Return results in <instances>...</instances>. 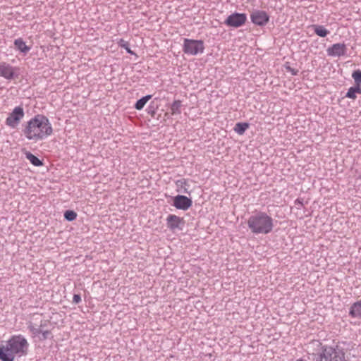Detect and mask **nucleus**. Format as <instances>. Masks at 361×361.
I'll list each match as a JSON object with an SVG mask.
<instances>
[{
    "label": "nucleus",
    "instance_id": "obj_23",
    "mask_svg": "<svg viewBox=\"0 0 361 361\" xmlns=\"http://www.w3.org/2000/svg\"><path fill=\"white\" fill-rule=\"evenodd\" d=\"M64 217L68 221H73L77 217V214L73 210H67L64 213Z\"/></svg>",
    "mask_w": 361,
    "mask_h": 361
},
{
    "label": "nucleus",
    "instance_id": "obj_12",
    "mask_svg": "<svg viewBox=\"0 0 361 361\" xmlns=\"http://www.w3.org/2000/svg\"><path fill=\"white\" fill-rule=\"evenodd\" d=\"M173 205L178 209L182 210H187L192 205V200L184 195H177L173 199Z\"/></svg>",
    "mask_w": 361,
    "mask_h": 361
},
{
    "label": "nucleus",
    "instance_id": "obj_22",
    "mask_svg": "<svg viewBox=\"0 0 361 361\" xmlns=\"http://www.w3.org/2000/svg\"><path fill=\"white\" fill-rule=\"evenodd\" d=\"M352 78H353L355 85H361V71L355 70L352 73Z\"/></svg>",
    "mask_w": 361,
    "mask_h": 361
},
{
    "label": "nucleus",
    "instance_id": "obj_30",
    "mask_svg": "<svg viewBox=\"0 0 361 361\" xmlns=\"http://www.w3.org/2000/svg\"><path fill=\"white\" fill-rule=\"evenodd\" d=\"M126 51L130 54H133V51L130 49L129 45L125 49Z\"/></svg>",
    "mask_w": 361,
    "mask_h": 361
},
{
    "label": "nucleus",
    "instance_id": "obj_25",
    "mask_svg": "<svg viewBox=\"0 0 361 361\" xmlns=\"http://www.w3.org/2000/svg\"><path fill=\"white\" fill-rule=\"evenodd\" d=\"M117 43L119 47L124 48V49H126L129 45V43L127 41L124 40L123 39H120L117 42Z\"/></svg>",
    "mask_w": 361,
    "mask_h": 361
},
{
    "label": "nucleus",
    "instance_id": "obj_7",
    "mask_svg": "<svg viewBox=\"0 0 361 361\" xmlns=\"http://www.w3.org/2000/svg\"><path fill=\"white\" fill-rule=\"evenodd\" d=\"M19 68L13 66L6 62L0 63V76L8 80L18 78Z\"/></svg>",
    "mask_w": 361,
    "mask_h": 361
},
{
    "label": "nucleus",
    "instance_id": "obj_31",
    "mask_svg": "<svg viewBox=\"0 0 361 361\" xmlns=\"http://www.w3.org/2000/svg\"><path fill=\"white\" fill-rule=\"evenodd\" d=\"M297 361H302V360H297Z\"/></svg>",
    "mask_w": 361,
    "mask_h": 361
},
{
    "label": "nucleus",
    "instance_id": "obj_13",
    "mask_svg": "<svg viewBox=\"0 0 361 361\" xmlns=\"http://www.w3.org/2000/svg\"><path fill=\"white\" fill-rule=\"evenodd\" d=\"M180 224H183V219L175 214H169L166 218L167 227L171 231L180 228Z\"/></svg>",
    "mask_w": 361,
    "mask_h": 361
},
{
    "label": "nucleus",
    "instance_id": "obj_21",
    "mask_svg": "<svg viewBox=\"0 0 361 361\" xmlns=\"http://www.w3.org/2000/svg\"><path fill=\"white\" fill-rule=\"evenodd\" d=\"M249 128L247 123H237L235 126L234 130L239 135H243Z\"/></svg>",
    "mask_w": 361,
    "mask_h": 361
},
{
    "label": "nucleus",
    "instance_id": "obj_1",
    "mask_svg": "<svg viewBox=\"0 0 361 361\" xmlns=\"http://www.w3.org/2000/svg\"><path fill=\"white\" fill-rule=\"evenodd\" d=\"M23 133L27 140L37 142L51 136L53 128L47 117L37 114L26 122Z\"/></svg>",
    "mask_w": 361,
    "mask_h": 361
},
{
    "label": "nucleus",
    "instance_id": "obj_15",
    "mask_svg": "<svg viewBox=\"0 0 361 361\" xmlns=\"http://www.w3.org/2000/svg\"><path fill=\"white\" fill-rule=\"evenodd\" d=\"M176 185L177 186V190L182 193H187L190 194V192L188 190L190 184H189V180L185 178H182L180 180H178L176 182Z\"/></svg>",
    "mask_w": 361,
    "mask_h": 361
},
{
    "label": "nucleus",
    "instance_id": "obj_19",
    "mask_svg": "<svg viewBox=\"0 0 361 361\" xmlns=\"http://www.w3.org/2000/svg\"><path fill=\"white\" fill-rule=\"evenodd\" d=\"M25 157L35 166H40L43 165L42 161L30 152H27L25 153Z\"/></svg>",
    "mask_w": 361,
    "mask_h": 361
},
{
    "label": "nucleus",
    "instance_id": "obj_18",
    "mask_svg": "<svg viewBox=\"0 0 361 361\" xmlns=\"http://www.w3.org/2000/svg\"><path fill=\"white\" fill-rule=\"evenodd\" d=\"M312 28L314 33L322 37H326L329 33V31L322 25H313Z\"/></svg>",
    "mask_w": 361,
    "mask_h": 361
},
{
    "label": "nucleus",
    "instance_id": "obj_27",
    "mask_svg": "<svg viewBox=\"0 0 361 361\" xmlns=\"http://www.w3.org/2000/svg\"><path fill=\"white\" fill-rule=\"evenodd\" d=\"M295 204L298 205V209H301L304 206L302 200L300 198L295 200Z\"/></svg>",
    "mask_w": 361,
    "mask_h": 361
},
{
    "label": "nucleus",
    "instance_id": "obj_24",
    "mask_svg": "<svg viewBox=\"0 0 361 361\" xmlns=\"http://www.w3.org/2000/svg\"><path fill=\"white\" fill-rule=\"evenodd\" d=\"M345 97L349 99H355L357 98L356 92H355V90H353V88L352 87H350L348 89Z\"/></svg>",
    "mask_w": 361,
    "mask_h": 361
},
{
    "label": "nucleus",
    "instance_id": "obj_16",
    "mask_svg": "<svg viewBox=\"0 0 361 361\" xmlns=\"http://www.w3.org/2000/svg\"><path fill=\"white\" fill-rule=\"evenodd\" d=\"M182 111V102L180 100H175L170 106V113L172 116L179 115Z\"/></svg>",
    "mask_w": 361,
    "mask_h": 361
},
{
    "label": "nucleus",
    "instance_id": "obj_5",
    "mask_svg": "<svg viewBox=\"0 0 361 361\" xmlns=\"http://www.w3.org/2000/svg\"><path fill=\"white\" fill-rule=\"evenodd\" d=\"M204 50V45L202 40L188 38L183 39V51L185 54L195 56L202 54Z\"/></svg>",
    "mask_w": 361,
    "mask_h": 361
},
{
    "label": "nucleus",
    "instance_id": "obj_3",
    "mask_svg": "<svg viewBox=\"0 0 361 361\" xmlns=\"http://www.w3.org/2000/svg\"><path fill=\"white\" fill-rule=\"evenodd\" d=\"M247 226L255 235L270 233L274 227V219L265 212L255 210L247 219Z\"/></svg>",
    "mask_w": 361,
    "mask_h": 361
},
{
    "label": "nucleus",
    "instance_id": "obj_32",
    "mask_svg": "<svg viewBox=\"0 0 361 361\" xmlns=\"http://www.w3.org/2000/svg\"><path fill=\"white\" fill-rule=\"evenodd\" d=\"M360 178H361V176H360Z\"/></svg>",
    "mask_w": 361,
    "mask_h": 361
},
{
    "label": "nucleus",
    "instance_id": "obj_29",
    "mask_svg": "<svg viewBox=\"0 0 361 361\" xmlns=\"http://www.w3.org/2000/svg\"><path fill=\"white\" fill-rule=\"evenodd\" d=\"M356 94H361V85H355V86L352 87Z\"/></svg>",
    "mask_w": 361,
    "mask_h": 361
},
{
    "label": "nucleus",
    "instance_id": "obj_10",
    "mask_svg": "<svg viewBox=\"0 0 361 361\" xmlns=\"http://www.w3.org/2000/svg\"><path fill=\"white\" fill-rule=\"evenodd\" d=\"M329 56L341 57L347 53V47L344 43H336L329 47L326 49Z\"/></svg>",
    "mask_w": 361,
    "mask_h": 361
},
{
    "label": "nucleus",
    "instance_id": "obj_26",
    "mask_svg": "<svg viewBox=\"0 0 361 361\" xmlns=\"http://www.w3.org/2000/svg\"><path fill=\"white\" fill-rule=\"evenodd\" d=\"M73 302L75 304H78L81 302V297L78 294H74L73 297Z\"/></svg>",
    "mask_w": 361,
    "mask_h": 361
},
{
    "label": "nucleus",
    "instance_id": "obj_17",
    "mask_svg": "<svg viewBox=\"0 0 361 361\" xmlns=\"http://www.w3.org/2000/svg\"><path fill=\"white\" fill-rule=\"evenodd\" d=\"M14 45L16 49L24 54L27 53L30 49V47L26 45L25 42L23 40L22 38H18L15 39Z\"/></svg>",
    "mask_w": 361,
    "mask_h": 361
},
{
    "label": "nucleus",
    "instance_id": "obj_11",
    "mask_svg": "<svg viewBox=\"0 0 361 361\" xmlns=\"http://www.w3.org/2000/svg\"><path fill=\"white\" fill-rule=\"evenodd\" d=\"M41 327L42 326L36 327L30 324L28 326V329L32 334V337L37 338L39 341H44L51 336V333L49 330H43Z\"/></svg>",
    "mask_w": 361,
    "mask_h": 361
},
{
    "label": "nucleus",
    "instance_id": "obj_4",
    "mask_svg": "<svg viewBox=\"0 0 361 361\" xmlns=\"http://www.w3.org/2000/svg\"><path fill=\"white\" fill-rule=\"evenodd\" d=\"M316 361H345V352L338 345H323Z\"/></svg>",
    "mask_w": 361,
    "mask_h": 361
},
{
    "label": "nucleus",
    "instance_id": "obj_28",
    "mask_svg": "<svg viewBox=\"0 0 361 361\" xmlns=\"http://www.w3.org/2000/svg\"><path fill=\"white\" fill-rule=\"evenodd\" d=\"M287 70L288 72H290L293 75H297L298 73V71L295 70V68L287 67Z\"/></svg>",
    "mask_w": 361,
    "mask_h": 361
},
{
    "label": "nucleus",
    "instance_id": "obj_8",
    "mask_svg": "<svg viewBox=\"0 0 361 361\" xmlns=\"http://www.w3.org/2000/svg\"><path fill=\"white\" fill-rule=\"evenodd\" d=\"M247 19L245 13H233L227 17L224 23L228 27H239L245 25Z\"/></svg>",
    "mask_w": 361,
    "mask_h": 361
},
{
    "label": "nucleus",
    "instance_id": "obj_20",
    "mask_svg": "<svg viewBox=\"0 0 361 361\" xmlns=\"http://www.w3.org/2000/svg\"><path fill=\"white\" fill-rule=\"evenodd\" d=\"M152 98V95H146L139 100L137 101V102L135 104V108L137 110H141L143 109L146 103Z\"/></svg>",
    "mask_w": 361,
    "mask_h": 361
},
{
    "label": "nucleus",
    "instance_id": "obj_2",
    "mask_svg": "<svg viewBox=\"0 0 361 361\" xmlns=\"http://www.w3.org/2000/svg\"><path fill=\"white\" fill-rule=\"evenodd\" d=\"M29 343L23 335L12 336L4 345H0V360L14 361L16 357L27 354Z\"/></svg>",
    "mask_w": 361,
    "mask_h": 361
},
{
    "label": "nucleus",
    "instance_id": "obj_14",
    "mask_svg": "<svg viewBox=\"0 0 361 361\" xmlns=\"http://www.w3.org/2000/svg\"><path fill=\"white\" fill-rule=\"evenodd\" d=\"M349 315L353 318L361 319V300L352 304L350 308Z\"/></svg>",
    "mask_w": 361,
    "mask_h": 361
},
{
    "label": "nucleus",
    "instance_id": "obj_6",
    "mask_svg": "<svg viewBox=\"0 0 361 361\" xmlns=\"http://www.w3.org/2000/svg\"><path fill=\"white\" fill-rule=\"evenodd\" d=\"M24 115L23 107L20 106L15 107L13 111L6 118L5 121L6 125L11 128H16L24 117Z\"/></svg>",
    "mask_w": 361,
    "mask_h": 361
},
{
    "label": "nucleus",
    "instance_id": "obj_9",
    "mask_svg": "<svg viewBox=\"0 0 361 361\" xmlns=\"http://www.w3.org/2000/svg\"><path fill=\"white\" fill-rule=\"evenodd\" d=\"M252 23L259 26H264L269 20V16L264 11L256 10L250 14Z\"/></svg>",
    "mask_w": 361,
    "mask_h": 361
}]
</instances>
